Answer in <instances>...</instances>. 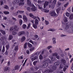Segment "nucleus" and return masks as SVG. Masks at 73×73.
Here are the masks:
<instances>
[{"label": "nucleus", "mask_w": 73, "mask_h": 73, "mask_svg": "<svg viewBox=\"0 0 73 73\" xmlns=\"http://www.w3.org/2000/svg\"><path fill=\"white\" fill-rule=\"evenodd\" d=\"M49 14L51 16H57V14L54 11H52L49 12Z\"/></svg>", "instance_id": "obj_1"}, {"label": "nucleus", "mask_w": 73, "mask_h": 73, "mask_svg": "<svg viewBox=\"0 0 73 73\" xmlns=\"http://www.w3.org/2000/svg\"><path fill=\"white\" fill-rule=\"evenodd\" d=\"M31 6L32 7L31 9V11L35 12V11H37V8H36V7L34 5L32 4Z\"/></svg>", "instance_id": "obj_2"}, {"label": "nucleus", "mask_w": 73, "mask_h": 73, "mask_svg": "<svg viewBox=\"0 0 73 73\" xmlns=\"http://www.w3.org/2000/svg\"><path fill=\"white\" fill-rule=\"evenodd\" d=\"M53 70H49L47 69L46 70V71H44L43 73H51V72H53Z\"/></svg>", "instance_id": "obj_3"}, {"label": "nucleus", "mask_w": 73, "mask_h": 73, "mask_svg": "<svg viewBox=\"0 0 73 73\" xmlns=\"http://www.w3.org/2000/svg\"><path fill=\"white\" fill-rule=\"evenodd\" d=\"M24 11H20L19 10L17 12V13H15V16H17L18 15V13H24Z\"/></svg>", "instance_id": "obj_4"}, {"label": "nucleus", "mask_w": 73, "mask_h": 73, "mask_svg": "<svg viewBox=\"0 0 73 73\" xmlns=\"http://www.w3.org/2000/svg\"><path fill=\"white\" fill-rule=\"evenodd\" d=\"M48 4H49V2L47 1H45V3H44V5L43 6L44 8H46V7L48 5Z\"/></svg>", "instance_id": "obj_5"}, {"label": "nucleus", "mask_w": 73, "mask_h": 73, "mask_svg": "<svg viewBox=\"0 0 73 73\" xmlns=\"http://www.w3.org/2000/svg\"><path fill=\"white\" fill-rule=\"evenodd\" d=\"M23 19L25 22H27L28 21V18L25 15L23 16Z\"/></svg>", "instance_id": "obj_6"}, {"label": "nucleus", "mask_w": 73, "mask_h": 73, "mask_svg": "<svg viewBox=\"0 0 73 73\" xmlns=\"http://www.w3.org/2000/svg\"><path fill=\"white\" fill-rule=\"evenodd\" d=\"M25 31H22L19 32L18 33V35L19 36H22V35H23L24 34H25Z\"/></svg>", "instance_id": "obj_7"}, {"label": "nucleus", "mask_w": 73, "mask_h": 73, "mask_svg": "<svg viewBox=\"0 0 73 73\" xmlns=\"http://www.w3.org/2000/svg\"><path fill=\"white\" fill-rule=\"evenodd\" d=\"M29 15L30 16V17H31L32 18H33L34 19H36L37 18V17L36 16H34L33 15V14L32 13H30L29 14Z\"/></svg>", "instance_id": "obj_8"}, {"label": "nucleus", "mask_w": 73, "mask_h": 73, "mask_svg": "<svg viewBox=\"0 0 73 73\" xmlns=\"http://www.w3.org/2000/svg\"><path fill=\"white\" fill-rule=\"evenodd\" d=\"M27 3L28 6L30 7H31L32 5V3H31V1H30V0H27Z\"/></svg>", "instance_id": "obj_9"}, {"label": "nucleus", "mask_w": 73, "mask_h": 73, "mask_svg": "<svg viewBox=\"0 0 73 73\" xmlns=\"http://www.w3.org/2000/svg\"><path fill=\"white\" fill-rule=\"evenodd\" d=\"M55 6V5L53 4L52 3L49 5V8H52V9H53V8H54Z\"/></svg>", "instance_id": "obj_10"}, {"label": "nucleus", "mask_w": 73, "mask_h": 73, "mask_svg": "<svg viewBox=\"0 0 73 73\" xmlns=\"http://www.w3.org/2000/svg\"><path fill=\"white\" fill-rule=\"evenodd\" d=\"M48 65V62H46L45 63H44L43 65H42V66L43 68H46L47 67Z\"/></svg>", "instance_id": "obj_11"}, {"label": "nucleus", "mask_w": 73, "mask_h": 73, "mask_svg": "<svg viewBox=\"0 0 73 73\" xmlns=\"http://www.w3.org/2000/svg\"><path fill=\"white\" fill-rule=\"evenodd\" d=\"M1 41H6V38L4 37H2L1 38Z\"/></svg>", "instance_id": "obj_12"}, {"label": "nucleus", "mask_w": 73, "mask_h": 73, "mask_svg": "<svg viewBox=\"0 0 73 73\" xmlns=\"http://www.w3.org/2000/svg\"><path fill=\"white\" fill-rule=\"evenodd\" d=\"M24 0H20V2H19V5L20 6V5H21L23 4V2L24 1Z\"/></svg>", "instance_id": "obj_13"}, {"label": "nucleus", "mask_w": 73, "mask_h": 73, "mask_svg": "<svg viewBox=\"0 0 73 73\" xmlns=\"http://www.w3.org/2000/svg\"><path fill=\"white\" fill-rule=\"evenodd\" d=\"M19 27L17 26H15L14 27V29L15 31H19Z\"/></svg>", "instance_id": "obj_14"}, {"label": "nucleus", "mask_w": 73, "mask_h": 73, "mask_svg": "<svg viewBox=\"0 0 73 73\" xmlns=\"http://www.w3.org/2000/svg\"><path fill=\"white\" fill-rule=\"evenodd\" d=\"M25 37L24 36H23L21 38V40L22 42H23V41H24L25 40Z\"/></svg>", "instance_id": "obj_15"}, {"label": "nucleus", "mask_w": 73, "mask_h": 73, "mask_svg": "<svg viewBox=\"0 0 73 73\" xmlns=\"http://www.w3.org/2000/svg\"><path fill=\"white\" fill-rule=\"evenodd\" d=\"M42 10H43V11H44V12L45 13H48L49 12V10L46 9H42Z\"/></svg>", "instance_id": "obj_16"}, {"label": "nucleus", "mask_w": 73, "mask_h": 73, "mask_svg": "<svg viewBox=\"0 0 73 73\" xmlns=\"http://www.w3.org/2000/svg\"><path fill=\"white\" fill-rule=\"evenodd\" d=\"M61 7H59L56 10L57 13H58L60 11H61Z\"/></svg>", "instance_id": "obj_17"}, {"label": "nucleus", "mask_w": 73, "mask_h": 73, "mask_svg": "<svg viewBox=\"0 0 73 73\" xmlns=\"http://www.w3.org/2000/svg\"><path fill=\"white\" fill-rule=\"evenodd\" d=\"M56 69H57V66H53L52 67V70H56Z\"/></svg>", "instance_id": "obj_18"}, {"label": "nucleus", "mask_w": 73, "mask_h": 73, "mask_svg": "<svg viewBox=\"0 0 73 73\" xmlns=\"http://www.w3.org/2000/svg\"><path fill=\"white\" fill-rule=\"evenodd\" d=\"M0 31L1 33L3 34V35H5V31L4 30H0Z\"/></svg>", "instance_id": "obj_19"}, {"label": "nucleus", "mask_w": 73, "mask_h": 73, "mask_svg": "<svg viewBox=\"0 0 73 73\" xmlns=\"http://www.w3.org/2000/svg\"><path fill=\"white\" fill-rule=\"evenodd\" d=\"M60 62L59 61H57L56 62H55L54 63V64L55 65H56V66H58L59 65H60Z\"/></svg>", "instance_id": "obj_20"}, {"label": "nucleus", "mask_w": 73, "mask_h": 73, "mask_svg": "<svg viewBox=\"0 0 73 73\" xmlns=\"http://www.w3.org/2000/svg\"><path fill=\"white\" fill-rule=\"evenodd\" d=\"M13 38V35H9V40H11Z\"/></svg>", "instance_id": "obj_21"}, {"label": "nucleus", "mask_w": 73, "mask_h": 73, "mask_svg": "<svg viewBox=\"0 0 73 73\" xmlns=\"http://www.w3.org/2000/svg\"><path fill=\"white\" fill-rule=\"evenodd\" d=\"M65 29H69V24L68 23H67L66 24Z\"/></svg>", "instance_id": "obj_22"}, {"label": "nucleus", "mask_w": 73, "mask_h": 73, "mask_svg": "<svg viewBox=\"0 0 73 73\" xmlns=\"http://www.w3.org/2000/svg\"><path fill=\"white\" fill-rule=\"evenodd\" d=\"M35 24L37 25L38 24V20L37 19H36L34 21Z\"/></svg>", "instance_id": "obj_23"}, {"label": "nucleus", "mask_w": 73, "mask_h": 73, "mask_svg": "<svg viewBox=\"0 0 73 73\" xmlns=\"http://www.w3.org/2000/svg\"><path fill=\"white\" fill-rule=\"evenodd\" d=\"M61 62L62 63H63L64 65H65V59H62L61 60Z\"/></svg>", "instance_id": "obj_24"}, {"label": "nucleus", "mask_w": 73, "mask_h": 73, "mask_svg": "<svg viewBox=\"0 0 73 73\" xmlns=\"http://www.w3.org/2000/svg\"><path fill=\"white\" fill-rule=\"evenodd\" d=\"M9 69V68L8 67L6 66L5 67V69L4 70V71H7Z\"/></svg>", "instance_id": "obj_25"}, {"label": "nucleus", "mask_w": 73, "mask_h": 73, "mask_svg": "<svg viewBox=\"0 0 73 73\" xmlns=\"http://www.w3.org/2000/svg\"><path fill=\"white\" fill-rule=\"evenodd\" d=\"M63 20L65 23L67 22L68 21V20H67V18L66 17H64L63 18Z\"/></svg>", "instance_id": "obj_26"}, {"label": "nucleus", "mask_w": 73, "mask_h": 73, "mask_svg": "<svg viewBox=\"0 0 73 73\" xmlns=\"http://www.w3.org/2000/svg\"><path fill=\"white\" fill-rule=\"evenodd\" d=\"M33 27L35 29H36L37 28V25L35 24H33Z\"/></svg>", "instance_id": "obj_27"}, {"label": "nucleus", "mask_w": 73, "mask_h": 73, "mask_svg": "<svg viewBox=\"0 0 73 73\" xmlns=\"http://www.w3.org/2000/svg\"><path fill=\"white\" fill-rule=\"evenodd\" d=\"M66 68H68V66H65L63 68V69L64 72H65V71H66Z\"/></svg>", "instance_id": "obj_28"}, {"label": "nucleus", "mask_w": 73, "mask_h": 73, "mask_svg": "<svg viewBox=\"0 0 73 73\" xmlns=\"http://www.w3.org/2000/svg\"><path fill=\"white\" fill-rule=\"evenodd\" d=\"M69 19L70 20L73 19V14H71L69 17Z\"/></svg>", "instance_id": "obj_29"}, {"label": "nucleus", "mask_w": 73, "mask_h": 73, "mask_svg": "<svg viewBox=\"0 0 73 73\" xmlns=\"http://www.w3.org/2000/svg\"><path fill=\"white\" fill-rule=\"evenodd\" d=\"M3 8H5V9H9V7H8L7 5H4Z\"/></svg>", "instance_id": "obj_30"}, {"label": "nucleus", "mask_w": 73, "mask_h": 73, "mask_svg": "<svg viewBox=\"0 0 73 73\" xmlns=\"http://www.w3.org/2000/svg\"><path fill=\"white\" fill-rule=\"evenodd\" d=\"M53 56H56V57H57V56H58V54L56 52H55L54 53H52Z\"/></svg>", "instance_id": "obj_31"}, {"label": "nucleus", "mask_w": 73, "mask_h": 73, "mask_svg": "<svg viewBox=\"0 0 73 73\" xmlns=\"http://www.w3.org/2000/svg\"><path fill=\"white\" fill-rule=\"evenodd\" d=\"M48 68L49 69H50V70H52V69L53 68V65H50L48 66Z\"/></svg>", "instance_id": "obj_32"}, {"label": "nucleus", "mask_w": 73, "mask_h": 73, "mask_svg": "<svg viewBox=\"0 0 73 73\" xmlns=\"http://www.w3.org/2000/svg\"><path fill=\"white\" fill-rule=\"evenodd\" d=\"M6 49H7V50H8V49H9V44H6Z\"/></svg>", "instance_id": "obj_33"}, {"label": "nucleus", "mask_w": 73, "mask_h": 73, "mask_svg": "<svg viewBox=\"0 0 73 73\" xmlns=\"http://www.w3.org/2000/svg\"><path fill=\"white\" fill-rule=\"evenodd\" d=\"M27 45L29 48H32V45L30 43H28L27 44Z\"/></svg>", "instance_id": "obj_34"}, {"label": "nucleus", "mask_w": 73, "mask_h": 73, "mask_svg": "<svg viewBox=\"0 0 73 73\" xmlns=\"http://www.w3.org/2000/svg\"><path fill=\"white\" fill-rule=\"evenodd\" d=\"M15 70H18V69H19V66H16L15 67Z\"/></svg>", "instance_id": "obj_35"}, {"label": "nucleus", "mask_w": 73, "mask_h": 73, "mask_svg": "<svg viewBox=\"0 0 73 73\" xmlns=\"http://www.w3.org/2000/svg\"><path fill=\"white\" fill-rule=\"evenodd\" d=\"M27 27V25L25 24H23V25L22 26V28L23 29H25V28H26V27Z\"/></svg>", "instance_id": "obj_36"}, {"label": "nucleus", "mask_w": 73, "mask_h": 73, "mask_svg": "<svg viewBox=\"0 0 73 73\" xmlns=\"http://www.w3.org/2000/svg\"><path fill=\"white\" fill-rule=\"evenodd\" d=\"M56 2H57L56 0H54L53 1V2L52 3L55 5L56 4Z\"/></svg>", "instance_id": "obj_37"}, {"label": "nucleus", "mask_w": 73, "mask_h": 73, "mask_svg": "<svg viewBox=\"0 0 73 73\" xmlns=\"http://www.w3.org/2000/svg\"><path fill=\"white\" fill-rule=\"evenodd\" d=\"M68 5H69V3L68 2L66 3L64 5V7H65V8H66V7H68Z\"/></svg>", "instance_id": "obj_38"}, {"label": "nucleus", "mask_w": 73, "mask_h": 73, "mask_svg": "<svg viewBox=\"0 0 73 73\" xmlns=\"http://www.w3.org/2000/svg\"><path fill=\"white\" fill-rule=\"evenodd\" d=\"M19 21L20 25H21L23 23V21L21 20L20 19L19 20Z\"/></svg>", "instance_id": "obj_39"}, {"label": "nucleus", "mask_w": 73, "mask_h": 73, "mask_svg": "<svg viewBox=\"0 0 73 73\" xmlns=\"http://www.w3.org/2000/svg\"><path fill=\"white\" fill-rule=\"evenodd\" d=\"M3 13L5 15H8L9 13L8 11H4L3 12Z\"/></svg>", "instance_id": "obj_40"}, {"label": "nucleus", "mask_w": 73, "mask_h": 73, "mask_svg": "<svg viewBox=\"0 0 73 73\" xmlns=\"http://www.w3.org/2000/svg\"><path fill=\"white\" fill-rule=\"evenodd\" d=\"M18 46H16L15 48V51H17V50H18Z\"/></svg>", "instance_id": "obj_41"}, {"label": "nucleus", "mask_w": 73, "mask_h": 73, "mask_svg": "<svg viewBox=\"0 0 73 73\" xmlns=\"http://www.w3.org/2000/svg\"><path fill=\"white\" fill-rule=\"evenodd\" d=\"M17 34V33L15 31H13L12 32V35H16Z\"/></svg>", "instance_id": "obj_42"}, {"label": "nucleus", "mask_w": 73, "mask_h": 73, "mask_svg": "<svg viewBox=\"0 0 73 73\" xmlns=\"http://www.w3.org/2000/svg\"><path fill=\"white\" fill-rule=\"evenodd\" d=\"M63 67L64 66L63 65H62V64H60L59 67L61 69H62Z\"/></svg>", "instance_id": "obj_43"}, {"label": "nucleus", "mask_w": 73, "mask_h": 73, "mask_svg": "<svg viewBox=\"0 0 73 73\" xmlns=\"http://www.w3.org/2000/svg\"><path fill=\"white\" fill-rule=\"evenodd\" d=\"M73 23L72 22H71L69 24V26L70 27H72V26H73Z\"/></svg>", "instance_id": "obj_44"}, {"label": "nucleus", "mask_w": 73, "mask_h": 73, "mask_svg": "<svg viewBox=\"0 0 73 73\" xmlns=\"http://www.w3.org/2000/svg\"><path fill=\"white\" fill-rule=\"evenodd\" d=\"M66 15L67 17H69L70 16V14L68 12H67L66 14Z\"/></svg>", "instance_id": "obj_45"}, {"label": "nucleus", "mask_w": 73, "mask_h": 73, "mask_svg": "<svg viewBox=\"0 0 73 73\" xmlns=\"http://www.w3.org/2000/svg\"><path fill=\"white\" fill-rule=\"evenodd\" d=\"M17 3V1L16 0H15L13 2L14 4H16Z\"/></svg>", "instance_id": "obj_46"}, {"label": "nucleus", "mask_w": 73, "mask_h": 73, "mask_svg": "<svg viewBox=\"0 0 73 73\" xmlns=\"http://www.w3.org/2000/svg\"><path fill=\"white\" fill-rule=\"evenodd\" d=\"M43 58V57L42 56V55H40L39 56V59L40 60H42Z\"/></svg>", "instance_id": "obj_47"}, {"label": "nucleus", "mask_w": 73, "mask_h": 73, "mask_svg": "<svg viewBox=\"0 0 73 73\" xmlns=\"http://www.w3.org/2000/svg\"><path fill=\"white\" fill-rule=\"evenodd\" d=\"M27 43H25L24 45V48H27Z\"/></svg>", "instance_id": "obj_48"}, {"label": "nucleus", "mask_w": 73, "mask_h": 73, "mask_svg": "<svg viewBox=\"0 0 73 73\" xmlns=\"http://www.w3.org/2000/svg\"><path fill=\"white\" fill-rule=\"evenodd\" d=\"M31 8L29 7H28L27 8V11H29V12H30L31 11Z\"/></svg>", "instance_id": "obj_49"}, {"label": "nucleus", "mask_w": 73, "mask_h": 73, "mask_svg": "<svg viewBox=\"0 0 73 73\" xmlns=\"http://www.w3.org/2000/svg\"><path fill=\"white\" fill-rule=\"evenodd\" d=\"M38 8H39V9H42V7H41V5H38Z\"/></svg>", "instance_id": "obj_50"}, {"label": "nucleus", "mask_w": 73, "mask_h": 73, "mask_svg": "<svg viewBox=\"0 0 73 73\" xmlns=\"http://www.w3.org/2000/svg\"><path fill=\"white\" fill-rule=\"evenodd\" d=\"M34 49H35V48L33 47L32 48H30V51H31V52H32V51H33V50H34Z\"/></svg>", "instance_id": "obj_51"}, {"label": "nucleus", "mask_w": 73, "mask_h": 73, "mask_svg": "<svg viewBox=\"0 0 73 73\" xmlns=\"http://www.w3.org/2000/svg\"><path fill=\"white\" fill-rule=\"evenodd\" d=\"M52 48V46H48L47 47V49H50V48Z\"/></svg>", "instance_id": "obj_52"}, {"label": "nucleus", "mask_w": 73, "mask_h": 73, "mask_svg": "<svg viewBox=\"0 0 73 73\" xmlns=\"http://www.w3.org/2000/svg\"><path fill=\"white\" fill-rule=\"evenodd\" d=\"M5 51V48H4V46H3V48L2 51V52L3 53H4Z\"/></svg>", "instance_id": "obj_53"}, {"label": "nucleus", "mask_w": 73, "mask_h": 73, "mask_svg": "<svg viewBox=\"0 0 73 73\" xmlns=\"http://www.w3.org/2000/svg\"><path fill=\"white\" fill-rule=\"evenodd\" d=\"M27 59H26V60L25 61V62L24 63H23V66H25V64H26V63L27 62Z\"/></svg>", "instance_id": "obj_54"}, {"label": "nucleus", "mask_w": 73, "mask_h": 73, "mask_svg": "<svg viewBox=\"0 0 73 73\" xmlns=\"http://www.w3.org/2000/svg\"><path fill=\"white\" fill-rule=\"evenodd\" d=\"M37 61H34L33 62V65L35 66V65H36V63H37Z\"/></svg>", "instance_id": "obj_55"}, {"label": "nucleus", "mask_w": 73, "mask_h": 73, "mask_svg": "<svg viewBox=\"0 0 73 73\" xmlns=\"http://www.w3.org/2000/svg\"><path fill=\"white\" fill-rule=\"evenodd\" d=\"M37 3H38V4H41L42 3V1H37Z\"/></svg>", "instance_id": "obj_56"}, {"label": "nucleus", "mask_w": 73, "mask_h": 73, "mask_svg": "<svg viewBox=\"0 0 73 73\" xmlns=\"http://www.w3.org/2000/svg\"><path fill=\"white\" fill-rule=\"evenodd\" d=\"M10 31H11L12 32L13 31V27H11L10 28Z\"/></svg>", "instance_id": "obj_57"}, {"label": "nucleus", "mask_w": 73, "mask_h": 73, "mask_svg": "<svg viewBox=\"0 0 73 73\" xmlns=\"http://www.w3.org/2000/svg\"><path fill=\"white\" fill-rule=\"evenodd\" d=\"M56 31V29H51V32H54V31Z\"/></svg>", "instance_id": "obj_58"}, {"label": "nucleus", "mask_w": 73, "mask_h": 73, "mask_svg": "<svg viewBox=\"0 0 73 73\" xmlns=\"http://www.w3.org/2000/svg\"><path fill=\"white\" fill-rule=\"evenodd\" d=\"M35 69L36 70H38V69H39V68H38V67L37 66H36L35 67Z\"/></svg>", "instance_id": "obj_59"}, {"label": "nucleus", "mask_w": 73, "mask_h": 73, "mask_svg": "<svg viewBox=\"0 0 73 73\" xmlns=\"http://www.w3.org/2000/svg\"><path fill=\"white\" fill-rule=\"evenodd\" d=\"M31 27V24L29 23L28 24V26H27V29H29V27Z\"/></svg>", "instance_id": "obj_60"}, {"label": "nucleus", "mask_w": 73, "mask_h": 73, "mask_svg": "<svg viewBox=\"0 0 73 73\" xmlns=\"http://www.w3.org/2000/svg\"><path fill=\"white\" fill-rule=\"evenodd\" d=\"M51 59L53 61L54 60H55V56H54V57H52Z\"/></svg>", "instance_id": "obj_61"}, {"label": "nucleus", "mask_w": 73, "mask_h": 73, "mask_svg": "<svg viewBox=\"0 0 73 73\" xmlns=\"http://www.w3.org/2000/svg\"><path fill=\"white\" fill-rule=\"evenodd\" d=\"M0 3H1V5H3V1L2 0L1 1Z\"/></svg>", "instance_id": "obj_62"}, {"label": "nucleus", "mask_w": 73, "mask_h": 73, "mask_svg": "<svg viewBox=\"0 0 73 73\" xmlns=\"http://www.w3.org/2000/svg\"><path fill=\"white\" fill-rule=\"evenodd\" d=\"M45 23L46 25H48L49 24V22L47 21H45Z\"/></svg>", "instance_id": "obj_63"}, {"label": "nucleus", "mask_w": 73, "mask_h": 73, "mask_svg": "<svg viewBox=\"0 0 73 73\" xmlns=\"http://www.w3.org/2000/svg\"><path fill=\"white\" fill-rule=\"evenodd\" d=\"M56 39L55 38L53 37L52 39V41H56Z\"/></svg>", "instance_id": "obj_64"}]
</instances>
